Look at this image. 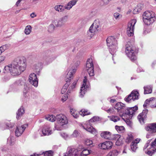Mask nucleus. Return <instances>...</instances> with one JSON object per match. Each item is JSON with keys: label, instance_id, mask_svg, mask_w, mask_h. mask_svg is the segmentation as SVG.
<instances>
[{"label": "nucleus", "instance_id": "1", "mask_svg": "<svg viewBox=\"0 0 156 156\" xmlns=\"http://www.w3.org/2000/svg\"><path fill=\"white\" fill-rule=\"evenodd\" d=\"M26 67V60L24 57L17 58L9 66L5 67L3 69L4 73L10 72L11 75L16 76L20 75L24 71Z\"/></svg>", "mask_w": 156, "mask_h": 156}, {"label": "nucleus", "instance_id": "2", "mask_svg": "<svg viewBox=\"0 0 156 156\" xmlns=\"http://www.w3.org/2000/svg\"><path fill=\"white\" fill-rule=\"evenodd\" d=\"M80 61L76 59H74L71 64L72 66L71 69L68 72H66L67 74L65 77V80L66 83L64 85L62 88L61 93L62 95L66 91L67 89L69 86L68 82L73 79V75L76 73L77 69V67L79 65Z\"/></svg>", "mask_w": 156, "mask_h": 156}, {"label": "nucleus", "instance_id": "3", "mask_svg": "<svg viewBox=\"0 0 156 156\" xmlns=\"http://www.w3.org/2000/svg\"><path fill=\"white\" fill-rule=\"evenodd\" d=\"M107 46L109 48L110 53L112 55V59L115 64H116L117 56L116 52V44L117 41L116 39L113 36L108 37L106 40Z\"/></svg>", "mask_w": 156, "mask_h": 156}, {"label": "nucleus", "instance_id": "4", "mask_svg": "<svg viewBox=\"0 0 156 156\" xmlns=\"http://www.w3.org/2000/svg\"><path fill=\"white\" fill-rule=\"evenodd\" d=\"M79 151H82L80 156H86L90 153L91 151L84 149L82 146H80L77 149L69 147L63 156H78Z\"/></svg>", "mask_w": 156, "mask_h": 156}, {"label": "nucleus", "instance_id": "5", "mask_svg": "<svg viewBox=\"0 0 156 156\" xmlns=\"http://www.w3.org/2000/svg\"><path fill=\"white\" fill-rule=\"evenodd\" d=\"M142 16L143 21L147 25L152 24L156 19L155 14L152 11H146L143 13Z\"/></svg>", "mask_w": 156, "mask_h": 156}, {"label": "nucleus", "instance_id": "6", "mask_svg": "<svg viewBox=\"0 0 156 156\" xmlns=\"http://www.w3.org/2000/svg\"><path fill=\"white\" fill-rule=\"evenodd\" d=\"M138 109L137 106H134L131 108H127L125 110V112L122 114H120L119 115L126 122H128L132 119L135 112Z\"/></svg>", "mask_w": 156, "mask_h": 156}, {"label": "nucleus", "instance_id": "7", "mask_svg": "<svg viewBox=\"0 0 156 156\" xmlns=\"http://www.w3.org/2000/svg\"><path fill=\"white\" fill-rule=\"evenodd\" d=\"M56 120L59 126L55 125V130L60 131L62 130V126L66 124L68 122V119L66 117L62 114L57 115L56 116Z\"/></svg>", "mask_w": 156, "mask_h": 156}, {"label": "nucleus", "instance_id": "8", "mask_svg": "<svg viewBox=\"0 0 156 156\" xmlns=\"http://www.w3.org/2000/svg\"><path fill=\"white\" fill-rule=\"evenodd\" d=\"M99 120V118L98 117L94 116L88 122H87L85 126H83V127L87 131L92 134L96 135L97 133V131L95 129L91 126L90 123L98 121Z\"/></svg>", "mask_w": 156, "mask_h": 156}, {"label": "nucleus", "instance_id": "9", "mask_svg": "<svg viewBox=\"0 0 156 156\" xmlns=\"http://www.w3.org/2000/svg\"><path fill=\"white\" fill-rule=\"evenodd\" d=\"M56 58L57 56L54 55L51 51H47L45 52L43 59L46 64H48Z\"/></svg>", "mask_w": 156, "mask_h": 156}, {"label": "nucleus", "instance_id": "10", "mask_svg": "<svg viewBox=\"0 0 156 156\" xmlns=\"http://www.w3.org/2000/svg\"><path fill=\"white\" fill-rule=\"evenodd\" d=\"M136 22V20L135 19L131 20L129 22L126 29L127 34L128 36H132L133 35L134 26Z\"/></svg>", "mask_w": 156, "mask_h": 156}, {"label": "nucleus", "instance_id": "11", "mask_svg": "<svg viewBox=\"0 0 156 156\" xmlns=\"http://www.w3.org/2000/svg\"><path fill=\"white\" fill-rule=\"evenodd\" d=\"M139 93L137 91L133 90L124 98V100L126 102H131L135 100H137L139 98Z\"/></svg>", "mask_w": 156, "mask_h": 156}, {"label": "nucleus", "instance_id": "12", "mask_svg": "<svg viewBox=\"0 0 156 156\" xmlns=\"http://www.w3.org/2000/svg\"><path fill=\"white\" fill-rule=\"evenodd\" d=\"M93 63L92 59L89 58L87 61L86 64V69L90 76H93L94 75Z\"/></svg>", "mask_w": 156, "mask_h": 156}, {"label": "nucleus", "instance_id": "13", "mask_svg": "<svg viewBox=\"0 0 156 156\" xmlns=\"http://www.w3.org/2000/svg\"><path fill=\"white\" fill-rule=\"evenodd\" d=\"M68 19V16H64L60 18L58 20L55 21V25L56 27H61L67 21Z\"/></svg>", "mask_w": 156, "mask_h": 156}, {"label": "nucleus", "instance_id": "14", "mask_svg": "<svg viewBox=\"0 0 156 156\" xmlns=\"http://www.w3.org/2000/svg\"><path fill=\"white\" fill-rule=\"evenodd\" d=\"M148 111L147 109L144 110L142 113H140L137 116V118L141 124H143L145 123V120L146 119Z\"/></svg>", "mask_w": 156, "mask_h": 156}, {"label": "nucleus", "instance_id": "15", "mask_svg": "<svg viewBox=\"0 0 156 156\" xmlns=\"http://www.w3.org/2000/svg\"><path fill=\"white\" fill-rule=\"evenodd\" d=\"M100 23L99 21L95 20L94 21V23L92 24L90 27L89 32H88L89 34V32L91 33H94L96 31L98 30V28L100 26Z\"/></svg>", "mask_w": 156, "mask_h": 156}, {"label": "nucleus", "instance_id": "16", "mask_svg": "<svg viewBox=\"0 0 156 156\" xmlns=\"http://www.w3.org/2000/svg\"><path fill=\"white\" fill-rule=\"evenodd\" d=\"M29 81L30 83L35 87L38 85V80L36 75L34 73L31 74L29 77Z\"/></svg>", "mask_w": 156, "mask_h": 156}, {"label": "nucleus", "instance_id": "17", "mask_svg": "<svg viewBox=\"0 0 156 156\" xmlns=\"http://www.w3.org/2000/svg\"><path fill=\"white\" fill-rule=\"evenodd\" d=\"M87 81V77L85 76L83 81V83L81 87L80 92V96L81 98L83 97V95L85 94V92L87 90V88L88 87L86 85Z\"/></svg>", "mask_w": 156, "mask_h": 156}, {"label": "nucleus", "instance_id": "18", "mask_svg": "<svg viewBox=\"0 0 156 156\" xmlns=\"http://www.w3.org/2000/svg\"><path fill=\"white\" fill-rule=\"evenodd\" d=\"M144 128L147 132H150L154 133H156V123L149 124L145 126Z\"/></svg>", "mask_w": 156, "mask_h": 156}, {"label": "nucleus", "instance_id": "19", "mask_svg": "<svg viewBox=\"0 0 156 156\" xmlns=\"http://www.w3.org/2000/svg\"><path fill=\"white\" fill-rule=\"evenodd\" d=\"M112 145V142L108 141L100 144L99 146L101 147V149H108L111 148Z\"/></svg>", "mask_w": 156, "mask_h": 156}, {"label": "nucleus", "instance_id": "20", "mask_svg": "<svg viewBox=\"0 0 156 156\" xmlns=\"http://www.w3.org/2000/svg\"><path fill=\"white\" fill-rule=\"evenodd\" d=\"M26 128L25 125H22L21 126L17 127L15 131L16 136L18 137L20 136L23 133Z\"/></svg>", "mask_w": 156, "mask_h": 156}, {"label": "nucleus", "instance_id": "21", "mask_svg": "<svg viewBox=\"0 0 156 156\" xmlns=\"http://www.w3.org/2000/svg\"><path fill=\"white\" fill-rule=\"evenodd\" d=\"M48 125H44L42 130V133L44 136L49 135L52 133V131Z\"/></svg>", "mask_w": 156, "mask_h": 156}, {"label": "nucleus", "instance_id": "22", "mask_svg": "<svg viewBox=\"0 0 156 156\" xmlns=\"http://www.w3.org/2000/svg\"><path fill=\"white\" fill-rule=\"evenodd\" d=\"M134 48L130 44H128L126 45L125 53L128 57H131L130 53L133 52V49Z\"/></svg>", "mask_w": 156, "mask_h": 156}, {"label": "nucleus", "instance_id": "23", "mask_svg": "<svg viewBox=\"0 0 156 156\" xmlns=\"http://www.w3.org/2000/svg\"><path fill=\"white\" fill-rule=\"evenodd\" d=\"M141 139L139 138H137L135 140L133 141L131 145V148L133 151H135L138 148L137 144L139 143Z\"/></svg>", "mask_w": 156, "mask_h": 156}, {"label": "nucleus", "instance_id": "24", "mask_svg": "<svg viewBox=\"0 0 156 156\" xmlns=\"http://www.w3.org/2000/svg\"><path fill=\"white\" fill-rule=\"evenodd\" d=\"M101 136L102 138L110 140L112 139L111 133L108 131H103L101 133Z\"/></svg>", "mask_w": 156, "mask_h": 156}, {"label": "nucleus", "instance_id": "25", "mask_svg": "<svg viewBox=\"0 0 156 156\" xmlns=\"http://www.w3.org/2000/svg\"><path fill=\"white\" fill-rule=\"evenodd\" d=\"M77 1V0H72L70 1L64 6L65 8L67 10H70L73 6L76 5Z\"/></svg>", "mask_w": 156, "mask_h": 156}, {"label": "nucleus", "instance_id": "26", "mask_svg": "<svg viewBox=\"0 0 156 156\" xmlns=\"http://www.w3.org/2000/svg\"><path fill=\"white\" fill-rule=\"evenodd\" d=\"M52 151H49L43 152L41 154H34V155H31V156H52Z\"/></svg>", "mask_w": 156, "mask_h": 156}, {"label": "nucleus", "instance_id": "27", "mask_svg": "<svg viewBox=\"0 0 156 156\" xmlns=\"http://www.w3.org/2000/svg\"><path fill=\"white\" fill-rule=\"evenodd\" d=\"M24 110L23 107H21L18 110L16 113V119H19L20 117L22 116L23 115L24 113Z\"/></svg>", "mask_w": 156, "mask_h": 156}, {"label": "nucleus", "instance_id": "28", "mask_svg": "<svg viewBox=\"0 0 156 156\" xmlns=\"http://www.w3.org/2000/svg\"><path fill=\"white\" fill-rule=\"evenodd\" d=\"M143 8V5L142 4H138L133 10V13L134 14L137 13L138 12H140Z\"/></svg>", "mask_w": 156, "mask_h": 156}, {"label": "nucleus", "instance_id": "29", "mask_svg": "<svg viewBox=\"0 0 156 156\" xmlns=\"http://www.w3.org/2000/svg\"><path fill=\"white\" fill-rule=\"evenodd\" d=\"M54 9L58 12H63L65 9L64 6L61 5H56L54 7Z\"/></svg>", "mask_w": 156, "mask_h": 156}, {"label": "nucleus", "instance_id": "30", "mask_svg": "<svg viewBox=\"0 0 156 156\" xmlns=\"http://www.w3.org/2000/svg\"><path fill=\"white\" fill-rule=\"evenodd\" d=\"M144 94L151 93L152 92V87L151 86H147L144 87Z\"/></svg>", "mask_w": 156, "mask_h": 156}, {"label": "nucleus", "instance_id": "31", "mask_svg": "<svg viewBox=\"0 0 156 156\" xmlns=\"http://www.w3.org/2000/svg\"><path fill=\"white\" fill-rule=\"evenodd\" d=\"M77 81V80L75 81L69 87L67 92V94H68L69 93H70L73 91V89L75 87Z\"/></svg>", "mask_w": 156, "mask_h": 156}, {"label": "nucleus", "instance_id": "32", "mask_svg": "<svg viewBox=\"0 0 156 156\" xmlns=\"http://www.w3.org/2000/svg\"><path fill=\"white\" fill-rule=\"evenodd\" d=\"M126 107V105L120 102H118V112L120 110L123 111Z\"/></svg>", "mask_w": 156, "mask_h": 156}, {"label": "nucleus", "instance_id": "33", "mask_svg": "<svg viewBox=\"0 0 156 156\" xmlns=\"http://www.w3.org/2000/svg\"><path fill=\"white\" fill-rule=\"evenodd\" d=\"M10 45L9 44H6L0 47V55L4 51L9 49Z\"/></svg>", "mask_w": 156, "mask_h": 156}, {"label": "nucleus", "instance_id": "34", "mask_svg": "<svg viewBox=\"0 0 156 156\" xmlns=\"http://www.w3.org/2000/svg\"><path fill=\"white\" fill-rule=\"evenodd\" d=\"M130 54L131 55V57H128L131 61H134L136 59V52L135 49L134 48L133 49V52L130 53Z\"/></svg>", "mask_w": 156, "mask_h": 156}, {"label": "nucleus", "instance_id": "35", "mask_svg": "<svg viewBox=\"0 0 156 156\" xmlns=\"http://www.w3.org/2000/svg\"><path fill=\"white\" fill-rule=\"evenodd\" d=\"M32 30V27L30 25H27L26 26L25 30L24 33L27 35H28L30 34Z\"/></svg>", "mask_w": 156, "mask_h": 156}, {"label": "nucleus", "instance_id": "36", "mask_svg": "<svg viewBox=\"0 0 156 156\" xmlns=\"http://www.w3.org/2000/svg\"><path fill=\"white\" fill-rule=\"evenodd\" d=\"M46 119L51 122H54L56 119V117L53 115H51L46 117Z\"/></svg>", "mask_w": 156, "mask_h": 156}, {"label": "nucleus", "instance_id": "37", "mask_svg": "<svg viewBox=\"0 0 156 156\" xmlns=\"http://www.w3.org/2000/svg\"><path fill=\"white\" fill-rule=\"evenodd\" d=\"M25 80L24 79H20L17 80L15 82V84L16 85L18 86L22 85L24 84Z\"/></svg>", "mask_w": 156, "mask_h": 156}, {"label": "nucleus", "instance_id": "38", "mask_svg": "<svg viewBox=\"0 0 156 156\" xmlns=\"http://www.w3.org/2000/svg\"><path fill=\"white\" fill-rule=\"evenodd\" d=\"M80 114L82 116L88 115L90 114V113L88 112L87 110L82 109L80 112Z\"/></svg>", "mask_w": 156, "mask_h": 156}, {"label": "nucleus", "instance_id": "39", "mask_svg": "<svg viewBox=\"0 0 156 156\" xmlns=\"http://www.w3.org/2000/svg\"><path fill=\"white\" fill-rule=\"evenodd\" d=\"M133 136L131 134H128L126 139V142L127 143L130 142L133 139Z\"/></svg>", "mask_w": 156, "mask_h": 156}, {"label": "nucleus", "instance_id": "40", "mask_svg": "<svg viewBox=\"0 0 156 156\" xmlns=\"http://www.w3.org/2000/svg\"><path fill=\"white\" fill-rule=\"evenodd\" d=\"M109 2L108 0H101L100 5L101 6H105L108 5Z\"/></svg>", "mask_w": 156, "mask_h": 156}, {"label": "nucleus", "instance_id": "41", "mask_svg": "<svg viewBox=\"0 0 156 156\" xmlns=\"http://www.w3.org/2000/svg\"><path fill=\"white\" fill-rule=\"evenodd\" d=\"M80 134V133L78 130H75L71 135V137H76L79 136Z\"/></svg>", "mask_w": 156, "mask_h": 156}, {"label": "nucleus", "instance_id": "42", "mask_svg": "<svg viewBox=\"0 0 156 156\" xmlns=\"http://www.w3.org/2000/svg\"><path fill=\"white\" fill-rule=\"evenodd\" d=\"M55 26L53 24H50L48 27V31L50 33L53 32L54 30Z\"/></svg>", "mask_w": 156, "mask_h": 156}, {"label": "nucleus", "instance_id": "43", "mask_svg": "<svg viewBox=\"0 0 156 156\" xmlns=\"http://www.w3.org/2000/svg\"><path fill=\"white\" fill-rule=\"evenodd\" d=\"M14 137H13L10 136L7 139V142L9 143L11 145L13 144V143L14 141Z\"/></svg>", "mask_w": 156, "mask_h": 156}, {"label": "nucleus", "instance_id": "44", "mask_svg": "<svg viewBox=\"0 0 156 156\" xmlns=\"http://www.w3.org/2000/svg\"><path fill=\"white\" fill-rule=\"evenodd\" d=\"M119 137V139H118V146L122 144L123 143L122 137H121V136L120 135L118 134V137Z\"/></svg>", "mask_w": 156, "mask_h": 156}, {"label": "nucleus", "instance_id": "45", "mask_svg": "<svg viewBox=\"0 0 156 156\" xmlns=\"http://www.w3.org/2000/svg\"><path fill=\"white\" fill-rule=\"evenodd\" d=\"M117 155V150H115L110 152L107 156H116Z\"/></svg>", "mask_w": 156, "mask_h": 156}, {"label": "nucleus", "instance_id": "46", "mask_svg": "<svg viewBox=\"0 0 156 156\" xmlns=\"http://www.w3.org/2000/svg\"><path fill=\"white\" fill-rule=\"evenodd\" d=\"M85 144L87 146H90V147L93 146L92 140L89 139H87L85 141Z\"/></svg>", "mask_w": 156, "mask_h": 156}, {"label": "nucleus", "instance_id": "47", "mask_svg": "<svg viewBox=\"0 0 156 156\" xmlns=\"http://www.w3.org/2000/svg\"><path fill=\"white\" fill-rule=\"evenodd\" d=\"M125 128L124 126H118V132L120 133L123 132L124 131Z\"/></svg>", "mask_w": 156, "mask_h": 156}, {"label": "nucleus", "instance_id": "48", "mask_svg": "<svg viewBox=\"0 0 156 156\" xmlns=\"http://www.w3.org/2000/svg\"><path fill=\"white\" fill-rule=\"evenodd\" d=\"M151 148H153L154 150L156 148V138L151 144Z\"/></svg>", "mask_w": 156, "mask_h": 156}, {"label": "nucleus", "instance_id": "49", "mask_svg": "<svg viewBox=\"0 0 156 156\" xmlns=\"http://www.w3.org/2000/svg\"><path fill=\"white\" fill-rule=\"evenodd\" d=\"M60 135L65 140L69 138L68 135L66 133H61Z\"/></svg>", "mask_w": 156, "mask_h": 156}, {"label": "nucleus", "instance_id": "50", "mask_svg": "<svg viewBox=\"0 0 156 156\" xmlns=\"http://www.w3.org/2000/svg\"><path fill=\"white\" fill-rule=\"evenodd\" d=\"M148 132V133L146 134V137L148 139L151 138L153 136L154 133L150 132Z\"/></svg>", "mask_w": 156, "mask_h": 156}, {"label": "nucleus", "instance_id": "51", "mask_svg": "<svg viewBox=\"0 0 156 156\" xmlns=\"http://www.w3.org/2000/svg\"><path fill=\"white\" fill-rule=\"evenodd\" d=\"M62 95H63L62 96V98H61V100L62 101L64 102L68 98V96L67 94L66 95V94H64Z\"/></svg>", "mask_w": 156, "mask_h": 156}, {"label": "nucleus", "instance_id": "52", "mask_svg": "<svg viewBox=\"0 0 156 156\" xmlns=\"http://www.w3.org/2000/svg\"><path fill=\"white\" fill-rule=\"evenodd\" d=\"M14 124L13 123H11L10 122H8L6 124V126L8 127V129L12 128L14 126Z\"/></svg>", "mask_w": 156, "mask_h": 156}, {"label": "nucleus", "instance_id": "53", "mask_svg": "<svg viewBox=\"0 0 156 156\" xmlns=\"http://www.w3.org/2000/svg\"><path fill=\"white\" fill-rule=\"evenodd\" d=\"M111 119L112 121L114 122H116L117 121V116H111L110 118Z\"/></svg>", "mask_w": 156, "mask_h": 156}, {"label": "nucleus", "instance_id": "54", "mask_svg": "<svg viewBox=\"0 0 156 156\" xmlns=\"http://www.w3.org/2000/svg\"><path fill=\"white\" fill-rule=\"evenodd\" d=\"M5 58V56H0V63H3L4 61Z\"/></svg>", "mask_w": 156, "mask_h": 156}, {"label": "nucleus", "instance_id": "55", "mask_svg": "<svg viewBox=\"0 0 156 156\" xmlns=\"http://www.w3.org/2000/svg\"><path fill=\"white\" fill-rule=\"evenodd\" d=\"M28 87H26L25 88V90L23 91V94L24 95L25 97H26L27 95V93H28Z\"/></svg>", "mask_w": 156, "mask_h": 156}, {"label": "nucleus", "instance_id": "56", "mask_svg": "<svg viewBox=\"0 0 156 156\" xmlns=\"http://www.w3.org/2000/svg\"><path fill=\"white\" fill-rule=\"evenodd\" d=\"M151 107L152 108H154L156 107V101H153L152 104L151 105Z\"/></svg>", "mask_w": 156, "mask_h": 156}, {"label": "nucleus", "instance_id": "57", "mask_svg": "<svg viewBox=\"0 0 156 156\" xmlns=\"http://www.w3.org/2000/svg\"><path fill=\"white\" fill-rule=\"evenodd\" d=\"M73 115L75 118H77L79 117V115L76 113L75 112L73 113Z\"/></svg>", "mask_w": 156, "mask_h": 156}, {"label": "nucleus", "instance_id": "58", "mask_svg": "<svg viewBox=\"0 0 156 156\" xmlns=\"http://www.w3.org/2000/svg\"><path fill=\"white\" fill-rule=\"evenodd\" d=\"M150 142V140H149L147 141V143L146 145H145L144 149H146L148 147L149 145V143Z\"/></svg>", "mask_w": 156, "mask_h": 156}, {"label": "nucleus", "instance_id": "59", "mask_svg": "<svg viewBox=\"0 0 156 156\" xmlns=\"http://www.w3.org/2000/svg\"><path fill=\"white\" fill-rule=\"evenodd\" d=\"M108 112H110V113H113L114 111V109L113 108H109L108 109V110L107 111Z\"/></svg>", "mask_w": 156, "mask_h": 156}, {"label": "nucleus", "instance_id": "60", "mask_svg": "<svg viewBox=\"0 0 156 156\" xmlns=\"http://www.w3.org/2000/svg\"><path fill=\"white\" fill-rule=\"evenodd\" d=\"M30 16L32 18H34V17H36L37 16V15L35 14V13L34 12H33L31 14Z\"/></svg>", "mask_w": 156, "mask_h": 156}, {"label": "nucleus", "instance_id": "61", "mask_svg": "<svg viewBox=\"0 0 156 156\" xmlns=\"http://www.w3.org/2000/svg\"><path fill=\"white\" fill-rule=\"evenodd\" d=\"M154 99H155V98L152 97V98H150L148 100L149 101H150V102L151 103V104L152 101H153V100Z\"/></svg>", "mask_w": 156, "mask_h": 156}, {"label": "nucleus", "instance_id": "62", "mask_svg": "<svg viewBox=\"0 0 156 156\" xmlns=\"http://www.w3.org/2000/svg\"><path fill=\"white\" fill-rule=\"evenodd\" d=\"M118 93H121L122 92V90H121V88H118Z\"/></svg>", "mask_w": 156, "mask_h": 156}, {"label": "nucleus", "instance_id": "63", "mask_svg": "<svg viewBox=\"0 0 156 156\" xmlns=\"http://www.w3.org/2000/svg\"><path fill=\"white\" fill-rule=\"evenodd\" d=\"M22 0H18L16 2V5L18 6L19 5V3H20V2H21V1H22Z\"/></svg>", "mask_w": 156, "mask_h": 156}, {"label": "nucleus", "instance_id": "64", "mask_svg": "<svg viewBox=\"0 0 156 156\" xmlns=\"http://www.w3.org/2000/svg\"><path fill=\"white\" fill-rule=\"evenodd\" d=\"M142 71L143 70L140 68H139L137 69V71L138 72H140Z\"/></svg>", "mask_w": 156, "mask_h": 156}]
</instances>
